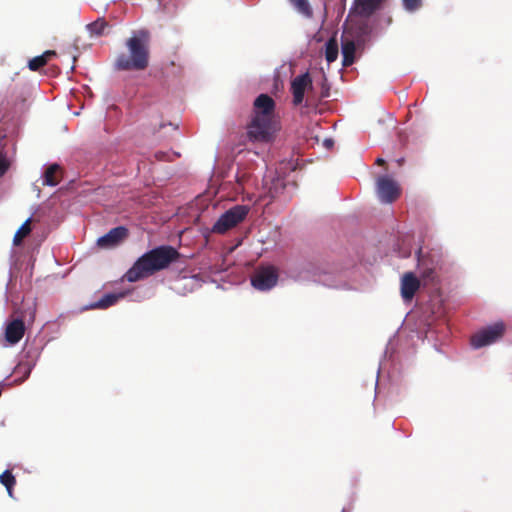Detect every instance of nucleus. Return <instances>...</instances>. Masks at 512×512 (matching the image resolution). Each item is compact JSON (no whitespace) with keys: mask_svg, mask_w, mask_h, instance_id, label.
Masks as SVG:
<instances>
[{"mask_svg":"<svg viewBox=\"0 0 512 512\" xmlns=\"http://www.w3.org/2000/svg\"><path fill=\"white\" fill-rule=\"evenodd\" d=\"M56 52L53 50H47L42 55L36 56L29 60L28 68L31 71H38L40 68L45 66L52 56H55Z\"/></svg>","mask_w":512,"mask_h":512,"instance_id":"obj_18","label":"nucleus"},{"mask_svg":"<svg viewBox=\"0 0 512 512\" xmlns=\"http://www.w3.org/2000/svg\"><path fill=\"white\" fill-rule=\"evenodd\" d=\"M123 297V294H115V293H109L104 295L100 300L91 303L89 305L90 309H106L110 306L115 305L120 298Z\"/></svg>","mask_w":512,"mask_h":512,"instance_id":"obj_17","label":"nucleus"},{"mask_svg":"<svg viewBox=\"0 0 512 512\" xmlns=\"http://www.w3.org/2000/svg\"><path fill=\"white\" fill-rule=\"evenodd\" d=\"M355 43L352 40H346L342 43V65L349 67L355 60Z\"/></svg>","mask_w":512,"mask_h":512,"instance_id":"obj_16","label":"nucleus"},{"mask_svg":"<svg viewBox=\"0 0 512 512\" xmlns=\"http://www.w3.org/2000/svg\"><path fill=\"white\" fill-rule=\"evenodd\" d=\"M338 57V43L337 40L332 37L325 45V58L328 63L334 62Z\"/></svg>","mask_w":512,"mask_h":512,"instance_id":"obj_20","label":"nucleus"},{"mask_svg":"<svg viewBox=\"0 0 512 512\" xmlns=\"http://www.w3.org/2000/svg\"><path fill=\"white\" fill-rule=\"evenodd\" d=\"M343 512H349V511H346V509L344 508V509H343Z\"/></svg>","mask_w":512,"mask_h":512,"instance_id":"obj_30","label":"nucleus"},{"mask_svg":"<svg viewBox=\"0 0 512 512\" xmlns=\"http://www.w3.org/2000/svg\"><path fill=\"white\" fill-rule=\"evenodd\" d=\"M0 482L6 487L9 495H12V488L16 484V479L10 470H5L0 475Z\"/></svg>","mask_w":512,"mask_h":512,"instance_id":"obj_23","label":"nucleus"},{"mask_svg":"<svg viewBox=\"0 0 512 512\" xmlns=\"http://www.w3.org/2000/svg\"><path fill=\"white\" fill-rule=\"evenodd\" d=\"M290 4L306 18L313 17V10L308 0H288Z\"/></svg>","mask_w":512,"mask_h":512,"instance_id":"obj_19","label":"nucleus"},{"mask_svg":"<svg viewBox=\"0 0 512 512\" xmlns=\"http://www.w3.org/2000/svg\"><path fill=\"white\" fill-rule=\"evenodd\" d=\"M25 334V324L23 319L17 318L10 321L5 329V340L10 345L17 344Z\"/></svg>","mask_w":512,"mask_h":512,"instance_id":"obj_12","label":"nucleus"},{"mask_svg":"<svg viewBox=\"0 0 512 512\" xmlns=\"http://www.w3.org/2000/svg\"><path fill=\"white\" fill-rule=\"evenodd\" d=\"M249 213L246 205H235L224 212L212 227V232L224 234L241 223Z\"/></svg>","mask_w":512,"mask_h":512,"instance_id":"obj_4","label":"nucleus"},{"mask_svg":"<svg viewBox=\"0 0 512 512\" xmlns=\"http://www.w3.org/2000/svg\"><path fill=\"white\" fill-rule=\"evenodd\" d=\"M309 101H310V98L306 99V102H307V103H306V106H309V105H310V104H309Z\"/></svg>","mask_w":512,"mask_h":512,"instance_id":"obj_29","label":"nucleus"},{"mask_svg":"<svg viewBox=\"0 0 512 512\" xmlns=\"http://www.w3.org/2000/svg\"><path fill=\"white\" fill-rule=\"evenodd\" d=\"M334 145L333 139H325L324 140V146L328 149L332 148Z\"/></svg>","mask_w":512,"mask_h":512,"instance_id":"obj_26","label":"nucleus"},{"mask_svg":"<svg viewBox=\"0 0 512 512\" xmlns=\"http://www.w3.org/2000/svg\"><path fill=\"white\" fill-rule=\"evenodd\" d=\"M278 281V272L273 266H261L251 277L252 286L259 291L272 289Z\"/></svg>","mask_w":512,"mask_h":512,"instance_id":"obj_7","label":"nucleus"},{"mask_svg":"<svg viewBox=\"0 0 512 512\" xmlns=\"http://www.w3.org/2000/svg\"><path fill=\"white\" fill-rule=\"evenodd\" d=\"M180 258L178 250L169 245L155 247L140 256L124 274L123 279L130 283L144 280L159 271L167 269Z\"/></svg>","mask_w":512,"mask_h":512,"instance_id":"obj_1","label":"nucleus"},{"mask_svg":"<svg viewBox=\"0 0 512 512\" xmlns=\"http://www.w3.org/2000/svg\"><path fill=\"white\" fill-rule=\"evenodd\" d=\"M312 88V79L308 72L296 76L291 82V92L293 95V104L300 105L305 96V91Z\"/></svg>","mask_w":512,"mask_h":512,"instance_id":"obj_9","label":"nucleus"},{"mask_svg":"<svg viewBox=\"0 0 512 512\" xmlns=\"http://www.w3.org/2000/svg\"><path fill=\"white\" fill-rule=\"evenodd\" d=\"M417 268L419 277L424 285L436 284L439 281V272L444 265V256L440 249H430L423 252L420 248L417 253Z\"/></svg>","mask_w":512,"mask_h":512,"instance_id":"obj_3","label":"nucleus"},{"mask_svg":"<svg viewBox=\"0 0 512 512\" xmlns=\"http://www.w3.org/2000/svg\"><path fill=\"white\" fill-rule=\"evenodd\" d=\"M9 161L6 156L0 152V177H2L6 171L9 169Z\"/></svg>","mask_w":512,"mask_h":512,"instance_id":"obj_25","label":"nucleus"},{"mask_svg":"<svg viewBox=\"0 0 512 512\" xmlns=\"http://www.w3.org/2000/svg\"><path fill=\"white\" fill-rule=\"evenodd\" d=\"M422 280L413 272H406L401 277L400 290L404 301H411L420 288Z\"/></svg>","mask_w":512,"mask_h":512,"instance_id":"obj_11","label":"nucleus"},{"mask_svg":"<svg viewBox=\"0 0 512 512\" xmlns=\"http://www.w3.org/2000/svg\"><path fill=\"white\" fill-rule=\"evenodd\" d=\"M505 325L502 322H497L493 325H490L479 332L475 333L471 337V345L472 347L478 349L484 346L490 345L504 335Z\"/></svg>","mask_w":512,"mask_h":512,"instance_id":"obj_5","label":"nucleus"},{"mask_svg":"<svg viewBox=\"0 0 512 512\" xmlns=\"http://www.w3.org/2000/svg\"><path fill=\"white\" fill-rule=\"evenodd\" d=\"M107 26L108 23L103 18H99L96 21L88 24L87 28L91 32V34L101 36L104 34V30L107 28Z\"/></svg>","mask_w":512,"mask_h":512,"instance_id":"obj_22","label":"nucleus"},{"mask_svg":"<svg viewBox=\"0 0 512 512\" xmlns=\"http://www.w3.org/2000/svg\"><path fill=\"white\" fill-rule=\"evenodd\" d=\"M377 194L381 202L392 203L399 197L400 189L389 176H381L377 179Z\"/></svg>","mask_w":512,"mask_h":512,"instance_id":"obj_8","label":"nucleus"},{"mask_svg":"<svg viewBox=\"0 0 512 512\" xmlns=\"http://www.w3.org/2000/svg\"><path fill=\"white\" fill-rule=\"evenodd\" d=\"M385 163H386V162H385V160H384V159H382V158H378V159L376 160V164H378V165H385Z\"/></svg>","mask_w":512,"mask_h":512,"instance_id":"obj_28","label":"nucleus"},{"mask_svg":"<svg viewBox=\"0 0 512 512\" xmlns=\"http://www.w3.org/2000/svg\"><path fill=\"white\" fill-rule=\"evenodd\" d=\"M275 102L267 94H260L254 101L255 114L257 116H265V118L272 120Z\"/></svg>","mask_w":512,"mask_h":512,"instance_id":"obj_13","label":"nucleus"},{"mask_svg":"<svg viewBox=\"0 0 512 512\" xmlns=\"http://www.w3.org/2000/svg\"><path fill=\"white\" fill-rule=\"evenodd\" d=\"M128 236V229L124 226L112 228L108 233L97 240V245L103 249L113 248L119 245Z\"/></svg>","mask_w":512,"mask_h":512,"instance_id":"obj_10","label":"nucleus"},{"mask_svg":"<svg viewBox=\"0 0 512 512\" xmlns=\"http://www.w3.org/2000/svg\"><path fill=\"white\" fill-rule=\"evenodd\" d=\"M406 10L415 11L421 6V0H403Z\"/></svg>","mask_w":512,"mask_h":512,"instance_id":"obj_24","label":"nucleus"},{"mask_svg":"<svg viewBox=\"0 0 512 512\" xmlns=\"http://www.w3.org/2000/svg\"><path fill=\"white\" fill-rule=\"evenodd\" d=\"M62 179L61 168L58 164L50 165L45 173L43 184L48 186H56Z\"/></svg>","mask_w":512,"mask_h":512,"instance_id":"obj_15","label":"nucleus"},{"mask_svg":"<svg viewBox=\"0 0 512 512\" xmlns=\"http://www.w3.org/2000/svg\"><path fill=\"white\" fill-rule=\"evenodd\" d=\"M31 233V219H27L16 231L13 244L18 246L22 243L23 239L27 237Z\"/></svg>","mask_w":512,"mask_h":512,"instance_id":"obj_21","label":"nucleus"},{"mask_svg":"<svg viewBox=\"0 0 512 512\" xmlns=\"http://www.w3.org/2000/svg\"><path fill=\"white\" fill-rule=\"evenodd\" d=\"M150 33L140 30L126 41L128 53H121L115 61V69L119 71H143L149 66Z\"/></svg>","mask_w":512,"mask_h":512,"instance_id":"obj_2","label":"nucleus"},{"mask_svg":"<svg viewBox=\"0 0 512 512\" xmlns=\"http://www.w3.org/2000/svg\"><path fill=\"white\" fill-rule=\"evenodd\" d=\"M383 0H355V9L361 16L372 15L381 5Z\"/></svg>","mask_w":512,"mask_h":512,"instance_id":"obj_14","label":"nucleus"},{"mask_svg":"<svg viewBox=\"0 0 512 512\" xmlns=\"http://www.w3.org/2000/svg\"><path fill=\"white\" fill-rule=\"evenodd\" d=\"M329 96V89L328 88H325L323 87V90L321 92V98H326Z\"/></svg>","mask_w":512,"mask_h":512,"instance_id":"obj_27","label":"nucleus"},{"mask_svg":"<svg viewBox=\"0 0 512 512\" xmlns=\"http://www.w3.org/2000/svg\"><path fill=\"white\" fill-rule=\"evenodd\" d=\"M272 120L254 115L247 125V137L252 142H267L271 136Z\"/></svg>","mask_w":512,"mask_h":512,"instance_id":"obj_6","label":"nucleus"}]
</instances>
